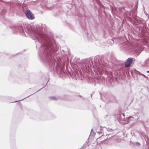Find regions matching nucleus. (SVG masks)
I'll return each instance as SVG.
<instances>
[{
	"mask_svg": "<svg viewBox=\"0 0 149 149\" xmlns=\"http://www.w3.org/2000/svg\"><path fill=\"white\" fill-rule=\"evenodd\" d=\"M100 138L97 139V140L98 141L99 140H100Z\"/></svg>",
	"mask_w": 149,
	"mask_h": 149,
	"instance_id": "5",
	"label": "nucleus"
},
{
	"mask_svg": "<svg viewBox=\"0 0 149 149\" xmlns=\"http://www.w3.org/2000/svg\"><path fill=\"white\" fill-rule=\"evenodd\" d=\"M25 14L27 18L30 19H33L34 18V15L29 10H26Z\"/></svg>",
	"mask_w": 149,
	"mask_h": 149,
	"instance_id": "1",
	"label": "nucleus"
},
{
	"mask_svg": "<svg viewBox=\"0 0 149 149\" xmlns=\"http://www.w3.org/2000/svg\"><path fill=\"white\" fill-rule=\"evenodd\" d=\"M137 145H140V143H136Z\"/></svg>",
	"mask_w": 149,
	"mask_h": 149,
	"instance_id": "4",
	"label": "nucleus"
},
{
	"mask_svg": "<svg viewBox=\"0 0 149 149\" xmlns=\"http://www.w3.org/2000/svg\"><path fill=\"white\" fill-rule=\"evenodd\" d=\"M147 72L149 73V71H147Z\"/></svg>",
	"mask_w": 149,
	"mask_h": 149,
	"instance_id": "6",
	"label": "nucleus"
},
{
	"mask_svg": "<svg viewBox=\"0 0 149 149\" xmlns=\"http://www.w3.org/2000/svg\"><path fill=\"white\" fill-rule=\"evenodd\" d=\"M133 58H128L126 62L125 63V67H130L131 64L132 62Z\"/></svg>",
	"mask_w": 149,
	"mask_h": 149,
	"instance_id": "2",
	"label": "nucleus"
},
{
	"mask_svg": "<svg viewBox=\"0 0 149 149\" xmlns=\"http://www.w3.org/2000/svg\"><path fill=\"white\" fill-rule=\"evenodd\" d=\"M99 134H102V133L101 132H98L97 133Z\"/></svg>",
	"mask_w": 149,
	"mask_h": 149,
	"instance_id": "3",
	"label": "nucleus"
}]
</instances>
